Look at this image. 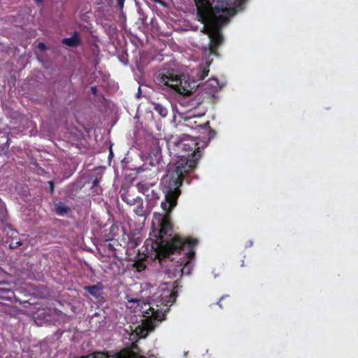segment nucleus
<instances>
[{"label": "nucleus", "mask_w": 358, "mask_h": 358, "mask_svg": "<svg viewBox=\"0 0 358 358\" xmlns=\"http://www.w3.org/2000/svg\"><path fill=\"white\" fill-rule=\"evenodd\" d=\"M196 140L188 136L173 137L167 142L172 155L178 158L176 162L167 166L166 174L162 178L161 187L164 200L161 203L164 213H170L176 206L180 194L179 189L185 176L193 169L201 157Z\"/></svg>", "instance_id": "nucleus-1"}, {"label": "nucleus", "mask_w": 358, "mask_h": 358, "mask_svg": "<svg viewBox=\"0 0 358 358\" xmlns=\"http://www.w3.org/2000/svg\"><path fill=\"white\" fill-rule=\"evenodd\" d=\"M155 213L152 219L154 238H149L145 242L146 252L154 255L159 261L162 259H174L175 255H182L180 261L177 262L178 268L181 271V276L189 275L194 264V252L192 246L196 244L195 239L187 238L183 240L176 236L172 228L168 214Z\"/></svg>", "instance_id": "nucleus-2"}, {"label": "nucleus", "mask_w": 358, "mask_h": 358, "mask_svg": "<svg viewBox=\"0 0 358 358\" xmlns=\"http://www.w3.org/2000/svg\"><path fill=\"white\" fill-rule=\"evenodd\" d=\"M176 294L173 290V285L165 282L159 285L149 301L144 302L137 298L127 296L129 303L136 304V308L143 313L144 322L135 327L136 336L140 338H145L152 331L157 323L161 322L165 314L176 301Z\"/></svg>", "instance_id": "nucleus-3"}, {"label": "nucleus", "mask_w": 358, "mask_h": 358, "mask_svg": "<svg viewBox=\"0 0 358 358\" xmlns=\"http://www.w3.org/2000/svg\"><path fill=\"white\" fill-rule=\"evenodd\" d=\"M154 81L162 88L184 95H189L201 87L196 80L187 79L185 76L182 78L165 69L159 71L155 74Z\"/></svg>", "instance_id": "nucleus-4"}, {"label": "nucleus", "mask_w": 358, "mask_h": 358, "mask_svg": "<svg viewBox=\"0 0 358 358\" xmlns=\"http://www.w3.org/2000/svg\"><path fill=\"white\" fill-rule=\"evenodd\" d=\"M157 179L152 178L150 180H142L136 184L138 191L145 195L147 200V207L151 212L159 199V191L157 187Z\"/></svg>", "instance_id": "nucleus-5"}, {"label": "nucleus", "mask_w": 358, "mask_h": 358, "mask_svg": "<svg viewBox=\"0 0 358 358\" xmlns=\"http://www.w3.org/2000/svg\"><path fill=\"white\" fill-rule=\"evenodd\" d=\"M121 199L123 201L127 203V204L134 207L133 210L136 215L146 217L147 215L150 214L149 208H148L147 206H143V201L141 197H133L127 192H124L121 194Z\"/></svg>", "instance_id": "nucleus-6"}, {"label": "nucleus", "mask_w": 358, "mask_h": 358, "mask_svg": "<svg viewBox=\"0 0 358 358\" xmlns=\"http://www.w3.org/2000/svg\"><path fill=\"white\" fill-rule=\"evenodd\" d=\"M201 87L203 88L204 91H206V93L215 96V94L217 92L218 87V82L216 79H209Z\"/></svg>", "instance_id": "nucleus-7"}, {"label": "nucleus", "mask_w": 358, "mask_h": 358, "mask_svg": "<svg viewBox=\"0 0 358 358\" xmlns=\"http://www.w3.org/2000/svg\"><path fill=\"white\" fill-rule=\"evenodd\" d=\"M62 43L69 47H76L80 43L79 34L75 31L73 36L70 38H65L62 40Z\"/></svg>", "instance_id": "nucleus-8"}, {"label": "nucleus", "mask_w": 358, "mask_h": 358, "mask_svg": "<svg viewBox=\"0 0 358 358\" xmlns=\"http://www.w3.org/2000/svg\"><path fill=\"white\" fill-rule=\"evenodd\" d=\"M162 272L164 273V274L167 275L169 278L181 276V271H179L178 264L176 266L173 264L169 266V268H166L164 271Z\"/></svg>", "instance_id": "nucleus-9"}, {"label": "nucleus", "mask_w": 358, "mask_h": 358, "mask_svg": "<svg viewBox=\"0 0 358 358\" xmlns=\"http://www.w3.org/2000/svg\"><path fill=\"white\" fill-rule=\"evenodd\" d=\"M85 289L87 291V292L95 298H99L101 294V286L100 284L92 285V286H86Z\"/></svg>", "instance_id": "nucleus-10"}, {"label": "nucleus", "mask_w": 358, "mask_h": 358, "mask_svg": "<svg viewBox=\"0 0 358 358\" xmlns=\"http://www.w3.org/2000/svg\"><path fill=\"white\" fill-rule=\"evenodd\" d=\"M148 159L150 161V164L152 166H155L157 164L161 159V152L158 149H156L151 152L149 155Z\"/></svg>", "instance_id": "nucleus-11"}, {"label": "nucleus", "mask_w": 358, "mask_h": 358, "mask_svg": "<svg viewBox=\"0 0 358 358\" xmlns=\"http://www.w3.org/2000/svg\"><path fill=\"white\" fill-rule=\"evenodd\" d=\"M70 208L66 204L62 202H58L55 203V213L59 215L63 216L69 211Z\"/></svg>", "instance_id": "nucleus-12"}, {"label": "nucleus", "mask_w": 358, "mask_h": 358, "mask_svg": "<svg viewBox=\"0 0 358 358\" xmlns=\"http://www.w3.org/2000/svg\"><path fill=\"white\" fill-rule=\"evenodd\" d=\"M154 109L162 117H165L168 114V110L166 107L158 103H154Z\"/></svg>", "instance_id": "nucleus-13"}, {"label": "nucleus", "mask_w": 358, "mask_h": 358, "mask_svg": "<svg viewBox=\"0 0 358 358\" xmlns=\"http://www.w3.org/2000/svg\"><path fill=\"white\" fill-rule=\"evenodd\" d=\"M13 296V292L10 289L0 288V296L4 299H10Z\"/></svg>", "instance_id": "nucleus-14"}, {"label": "nucleus", "mask_w": 358, "mask_h": 358, "mask_svg": "<svg viewBox=\"0 0 358 358\" xmlns=\"http://www.w3.org/2000/svg\"><path fill=\"white\" fill-rule=\"evenodd\" d=\"M208 72H209V71L206 68H203L202 69H199L196 73L197 81L203 80L208 76Z\"/></svg>", "instance_id": "nucleus-15"}, {"label": "nucleus", "mask_w": 358, "mask_h": 358, "mask_svg": "<svg viewBox=\"0 0 358 358\" xmlns=\"http://www.w3.org/2000/svg\"><path fill=\"white\" fill-rule=\"evenodd\" d=\"M196 127H198L199 128L204 130L205 131H208V136H209V138H211L214 136V131L213 130H211L208 126V122H206L203 124H199L197 125Z\"/></svg>", "instance_id": "nucleus-16"}, {"label": "nucleus", "mask_w": 358, "mask_h": 358, "mask_svg": "<svg viewBox=\"0 0 358 358\" xmlns=\"http://www.w3.org/2000/svg\"><path fill=\"white\" fill-rule=\"evenodd\" d=\"M22 245L21 241L13 240L9 245V248L11 249H15Z\"/></svg>", "instance_id": "nucleus-17"}, {"label": "nucleus", "mask_w": 358, "mask_h": 358, "mask_svg": "<svg viewBox=\"0 0 358 358\" xmlns=\"http://www.w3.org/2000/svg\"><path fill=\"white\" fill-rule=\"evenodd\" d=\"M116 1L117 2V5H118L120 9L122 10V8L124 7V3L125 0H116Z\"/></svg>", "instance_id": "nucleus-18"}, {"label": "nucleus", "mask_w": 358, "mask_h": 358, "mask_svg": "<svg viewBox=\"0 0 358 358\" xmlns=\"http://www.w3.org/2000/svg\"><path fill=\"white\" fill-rule=\"evenodd\" d=\"M99 181H100L99 178H94L92 181V186L97 187L99 185Z\"/></svg>", "instance_id": "nucleus-19"}, {"label": "nucleus", "mask_w": 358, "mask_h": 358, "mask_svg": "<svg viewBox=\"0 0 358 358\" xmlns=\"http://www.w3.org/2000/svg\"><path fill=\"white\" fill-rule=\"evenodd\" d=\"M49 187H50V193H53L54 192V182L52 181L48 182Z\"/></svg>", "instance_id": "nucleus-20"}, {"label": "nucleus", "mask_w": 358, "mask_h": 358, "mask_svg": "<svg viewBox=\"0 0 358 358\" xmlns=\"http://www.w3.org/2000/svg\"><path fill=\"white\" fill-rule=\"evenodd\" d=\"M38 49H40V50H45V44H44V43H38Z\"/></svg>", "instance_id": "nucleus-21"}, {"label": "nucleus", "mask_w": 358, "mask_h": 358, "mask_svg": "<svg viewBox=\"0 0 358 358\" xmlns=\"http://www.w3.org/2000/svg\"><path fill=\"white\" fill-rule=\"evenodd\" d=\"M96 87L95 86L91 87V91L94 94H96Z\"/></svg>", "instance_id": "nucleus-22"}, {"label": "nucleus", "mask_w": 358, "mask_h": 358, "mask_svg": "<svg viewBox=\"0 0 358 358\" xmlns=\"http://www.w3.org/2000/svg\"><path fill=\"white\" fill-rule=\"evenodd\" d=\"M224 296H221L219 301L217 303V305H218L220 308H222L221 301L222 300Z\"/></svg>", "instance_id": "nucleus-23"}, {"label": "nucleus", "mask_w": 358, "mask_h": 358, "mask_svg": "<svg viewBox=\"0 0 358 358\" xmlns=\"http://www.w3.org/2000/svg\"><path fill=\"white\" fill-rule=\"evenodd\" d=\"M155 2L160 3L162 5H165V3L162 0H154Z\"/></svg>", "instance_id": "nucleus-24"}, {"label": "nucleus", "mask_w": 358, "mask_h": 358, "mask_svg": "<svg viewBox=\"0 0 358 358\" xmlns=\"http://www.w3.org/2000/svg\"><path fill=\"white\" fill-rule=\"evenodd\" d=\"M185 125L187 126V127H190L193 128V126L192 125L191 121H189V123L186 124Z\"/></svg>", "instance_id": "nucleus-25"}, {"label": "nucleus", "mask_w": 358, "mask_h": 358, "mask_svg": "<svg viewBox=\"0 0 358 358\" xmlns=\"http://www.w3.org/2000/svg\"><path fill=\"white\" fill-rule=\"evenodd\" d=\"M101 188H100V187H99V188H97V189H96V193H99V192H101Z\"/></svg>", "instance_id": "nucleus-26"}, {"label": "nucleus", "mask_w": 358, "mask_h": 358, "mask_svg": "<svg viewBox=\"0 0 358 358\" xmlns=\"http://www.w3.org/2000/svg\"><path fill=\"white\" fill-rule=\"evenodd\" d=\"M37 2H41L43 0H35Z\"/></svg>", "instance_id": "nucleus-27"}, {"label": "nucleus", "mask_w": 358, "mask_h": 358, "mask_svg": "<svg viewBox=\"0 0 358 358\" xmlns=\"http://www.w3.org/2000/svg\"><path fill=\"white\" fill-rule=\"evenodd\" d=\"M134 350H137V347L136 346H134Z\"/></svg>", "instance_id": "nucleus-28"}, {"label": "nucleus", "mask_w": 358, "mask_h": 358, "mask_svg": "<svg viewBox=\"0 0 358 358\" xmlns=\"http://www.w3.org/2000/svg\"><path fill=\"white\" fill-rule=\"evenodd\" d=\"M139 95H140V92H138L137 96L139 97Z\"/></svg>", "instance_id": "nucleus-29"}, {"label": "nucleus", "mask_w": 358, "mask_h": 358, "mask_svg": "<svg viewBox=\"0 0 358 358\" xmlns=\"http://www.w3.org/2000/svg\"><path fill=\"white\" fill-rule=\"evenodd\" d=\"M3 283H4V282H0V285H1V284H3Z\"/></svg>", "instance_id": "nucleus-30"}]
</instances>
